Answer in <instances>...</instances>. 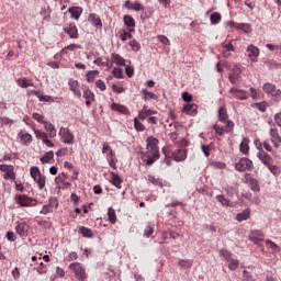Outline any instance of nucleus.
<instances>
[{
    "label": "nucleus",
    "mask_w": 281,
    "mask_h": 281,
    "mask_svg": "<svg viewBox=\"0 0 281 281\" xmlns=\"http://www.w3.org/2000/svg\"><path fill=\"white\" fill-rule=\"evenodd\" d=\"M147 150L143 155V161L147 164V166H153L159 159V139L154 136H149L146 139Z\"/></svg>",
    "instance_id": "f257e3e1"
},
{
    "label": "nucleus",
    "mask_w": 281,
    "mask_h": 281,
    "mask_svg": "<svg viewBox=\"0 0 281 281\" xmlns=\"http://www.w3.org/2000/svg\"><path fill=\"white\" fill-rule=\"evenodd\" d=\"M69 269H71V271H74L76 278L78 280H86L87 278V273L85 268H82V265H80L79 262H75V263H70Z\"/></svg>",
    "instance_id": "f03ea898"
},
{
    "label": "nucleus",
    "mask_w": 281,
    "mask_h": 281,
    "mask_svg": "<svg viewBox=\"0 0 281 281\" xmlns=\"http://www.w3.org/2000/svg\"><path fill=\"white\" fill-rule=\"evenodd\" d=\"M254 162L249 158H241L236 165L235 170L245 172V170H252Z\"/></svg>",
    "instance_id": "7ed1b4c3"
},
{
    "label": "nucleus",
    "mask_w": 281,
    "mask_h": 281,
    "mask_svg": "<svg viewBox=\"0 0 281 281\" xmlns=\"http://www.w3.org/2000/svg\"><path fill=\"white\" fill-rule=\"evenodd\" d=\"M249 240H251L255 245H260V243L265 240V233L259 229H252L249 234Z\"/></svg>",
    "instance_id": "20e7f679"
},
{
    "label": "nucleus",
    "mask_w": 281,
    "mask_h": 281,
    "mask_svg": "<svg viewBox=\"0 0 281 281\" xmlns=\"http://www.w3.org/2000/svg\"><path fill=\"white\" fill-rule=\"evenodd\" d=\"M59 136L64 139V144H74V134L67 127H61L59 131Z\"/></svg>",
    "instance_id": "39448f33"
},
{
    "label": "nucleus",
    "mask_w": 281,
    "mask_h": 281,
    "mask_svg": "<svg viewBox=\"0 0 281 281\" xmlns=\"http://www.w3.org/2000/svg\"><path fill=\"white\" fill-rule=\"evenodd\" d=\"M258 150H260L257 154L258 159H260L263 166H269L271 164V156L267 151L262 150V145L260 143Z\"/></svg>",
    "instance_id": "423d86ee"
},
{
    "label": "nucleus",
    "mask_w": 281,
    "mask_h": 281,
    "mask_svg": "<svg viewBox=\"0 0 281 281\" xmlns=\"http://www.w3.org/2000/svg\"><path fill=\"white\" fill-rule=\"evenodd\" d=\"M269 135L271 137V143L276 148H280L281 146V136L278 133V128H270Z\"/></svg>",
    "instance_id": "0eeeda50"
},
{
    "label": "nucleus",
    "mask_w": 281,
    "mask_h": 281,
    "mask_svg": "<svg viewBox=\"0 0 281 281\" xmlns=\"http://www.w3.org/2000/svg\"><path fill=\"white\" fill-rule=\"evenodd\" d=\"M33 201L34 200H32V198H29L26 195H18V196H15V203L21 205V207H30V205H32Z\"/></svg>",
    "instance_id": "6e6552de"
},
{
    "label": "nucleus",
    "mask_w": 281,
    "mask_h": 281,
    "mask_svg": "<svg viewBox=\"0 0 281 281\" xmlns=\"http://www.w3.org/2000/svg\"><path fill=\"white\" fill-rule=\"evenodd\" d=\"M82 98H85L87 106H90L91 102H95V94L89 90V87L83 88Z\"/></svg>",
    "instance_id": "1a4fd4ad"
},
{
    "label": "nucleus",
    "mask_w": 281,
    "mask_h": 281,
    "mask_svg": "<svg viewBox=\"0 0 281 281\" xmlns=\"http://www.w3.org/2000/svg\"><path fill=\"white\" fill-rule=\"evenodd\" d=\"M70 91L77 95V98H82V93L80 92V86L78 85V80L69 79L68 81Z\"/></svg>",
    "instance_id": "9d476101"
},
{
    "label": "nucleus",
    "mask_w": 281,
    "mask_h": 281,
    "mask_svg": "<svg viewBox=\"0 0 281 281\" xmlns=\"http://www.w3.org/2000/svg\"><path fill=\"white\" fill-rule=\"evenodd\" d=\"M248 56L252 61H256L258 56H260V49L254 44L248 45L247 47Z\"/></svg>",
    "instance_id": "9b49d317"
},
{
    "label": "nucleus",
    "mask_w": 281,
    "mask_h": 281,
    "mask_svg": "<svg viewBox=\"0 0 281 281\" xmlns=\"http://www.w3.org/2000/svg\"><path fill=\"white\" fill-rule=\"evenodd\" d=\"M175 161H184L188 157V151L186 149H176L172 154Z\"/></svg>",
    "instance_id": "f8f14e48"
},
{
    "label": "nucleus",
    "mask_w": 281,
    "mask_h": 281,
    "mask_svg": "<svg viewBox=\"0 0 281 281\" xmlns=\"http://www.w3.org/2000/svg\"><path fill=\"white\" fill-rule=\"evenodd\" d=\"M196 109H199V106L194 103H190L183 106L182 111L183 113H186L187 115H196Z\"/></svg>",
    "instance_id": "ddd939ff"
},
{
    "label": "nucleus",
    "mask_w": 281,
    "mask_h": 281,
    "mask_svg": "<svg viewBox=\"0 0 281 281\" xmlns=\"http://www.w3.org/2000/svg\"><path fill=\"white\" fill-rule=\"evenodd\" d=\"M68 12H69L71 19H75V21H78V19H80V15L82 14V8L71 7L68 9Z\"/></svg>",
    "instance_id": "4468645a"
},
{
    "label": "nucleus",
    "mask_w": 281,
    "mask_h": 281,
    "mask_svg": "<svg viewBox=\"0 0 281 281\" xmlns=\"http://www.w3.org/2000/svg\"><path fill=\"white\" fill-rule=\"evenodd\" d=\"M229 93H233V95L238 100H247L248 98L247 92L245 90H238V89L232 88L229 90Z\"/></svg>",
    "instance_id": "2eb2a0df"
},
{
    "label": "nucleus",
    "mask_w": 281,
    "mask_h": 281,
    "mask_svg": "<svg viewBox=\"0 0 281 281\" xmlns=\"http://www.w3.org/2000/svg\"><path fill=\"white\" fill-rule=\"evenodd\" d=\"M64 31L70 36V38H78V27L75 24H70L65 27Z\"/></svg>",
    "instance_id": "dca6fc26"
},
{
    "label": "nucleus",
    "mask_w": 281,
    "mask_h": 281,
    "mask_svg": "<svg viewBox=\"0 0 281 281\" xmlns=\"http://www.w3.org/2000/svg\"><path fill=\"white\" fill-rule=\"evenodd\" d=\"M112 111H117V113H122L123 115H128L131 112L128 111V108L122 104L113 103L111 105Z\"/></svg>",
    "instance_id": "f3484780"
},
{
    "label": "nucleus",
    "mask_w": 281,
    "mask_h": 281,
    "mask_svg": "<svg viewBox=\"0 0 281 281\" xmlns=\"http://www.w3.org/2000/svg\"><path fill=\"white\" fill-rule=\"evenodd\" d=\"M112 63L119 67H126V59L121 57L120 54H112Z\"/></svg>",
    "instance_id": "a211bd4d"
},
{
    "label": "nucleus",
    "mask_w": 281,
    "mask_h": 281,
    "mask_svg": "<svg viewBox=\"0 0 281 281\" xmlns=\"http://www.w3.org/2000/svg\"><path fill=\"white\" fill-rule=\"evenodd\" d=\"M239 76H240V67L235 66L233 68V72L228 77L232 85H236V81L238 80Z\"/></svg>",
    "instance_id": "6ab92c4d"
},
{
    "label": "nucleus",
    "mask_w": 281,
    "mask_h": 281,
    "mask_svg": "<svg viewBox=\"0 0 281 281\" xmlns=\"http://www.w3.org/2000/svg\"><path fill=\"white\" fill-rule=\"evenodd\" d=\"M249 216H251V210L246 209L241 213H238L236 215V221H238L239 223H243V221H247Z\"/></svg>",
    "instance_id": "aec40b11"
},
{
    "label": "nucleus",
    "mask_w": 281,
    "mask_h": 281,
    "mask_svg": "<svg viewBox=\"0 0 281 281\" xmlns=\"http://www.w3.org/2000/svg\"><path fill=\"white\" fill-rule=\"evenodd\" d=\"M45 131L49 134V137H56V127L49 122H43Z\"/></svg>",
    "instance_id": "412c9836"
},
{
    "label": "nucleus",
    "mask_w": 281,
    "mask_h": 281,
    "mask_svg": "<svg viewBox=\"0 0 281 281\" xmlns=\"http://www.w3.org/2000/svg\"><path fill=\"white\" fill-rule=\"evenodd\" d=\"M239 150L243 153V155H248L249 154V138L245 137L240 145H239Z\"/></svg>",
    "instance_id": "4be33fe9"
},
{
    "label": "nucleus",
    "mask_w": 281,
    "mask_h": 281,
    "mask_svg": "<svg viewBox=\"0 0 281 281\" xmlns=\"http://www.w3.org/2000/svg\"><path fill=\"white\" fill-rule=\"evenodd\" d=\"M89 21L92 23V25H95V27H102V20H100V16L98 14H90Z\"/></svg>",
    "instance_id": "5701e85b"
},
{
    "label": "nucleus",
    "mask_w": 281,
    "mask_h": 281,
    "mask_svg": "<svg viewBox=\"0 0 281 281\" xmlns=\"http://www.w3.org/2000/svg\"><path fill=\"white\" fill-rule=\"evenodd\" d=\"M16 233L20 235V236H26L27 235V229H29V226L27 224L25 223H21L19 224L16 227Z\"/></svg>",
    "instance_id": "b1692460"
},
{
    "label": "nucleus",
    "mask_w": 281,
    "mask_h": 281,
    "mask_svg": "<svg viewBox=\"0 0 281 281\" xmlns=\"http://www.w3.org/2000/svg\"><path fill=\"white\" fill-rule=\"evenodd\" d=\"M79 234H81V236H83L85 238H93V232L85 226H81L79 228Z\"/></svg>",
    "instance_id": "393cba45"
},
{
    "label": "nucleus",
    "mask_w": 281,
    "mask_h": 281,
    "mask_svg": "<svg viewBox=\"0 0 281 281\" xmlns=\"http://www.w3.org/2000/svg\"><path fill=\"white\" fill-rule=\"evenodd\" d=\"M108 218L112 223V225H115V223L117 221V214L115 213V210L113 207H109Z\"/></svg>",
    "instance_id": "a878e982"
},
{
    "label": "nucleus",
    "mask_w": 281,
    "mask_h": 281,
    "mask_svg": "<svg viewBox=\"0 0 281 281\" xmlns=\"http://www.w3.org/2000/svg\"><path fill=\"white\" fill-rule=\"evenodd\" d=\"M218 117L220 122H227L229 116L227 115V110L225 108L222 106L218 109Z\"/></svg>",
    "instance_id": "bb28decb"
},
{
    "label": "nucleus",
    "mask_w": 281,
    "mask_h": 281,
    "mask_svg": "<svg viewBox=\"0 0 281 281\" xmlns=\"http://www.w3.org/2000/svg\"><path fill=\"white\" fill-rule=\"evenodd\" d=\"M221 19H222V16H221V13H218V12L211 14V16H210L211 24L218 25V23H221Z\"/></svg>",
    "instance_id": "cd10ccee"
},
{
    "label": "nucleus",
    "mask_w": 281,
    "mask_h": 281,
    "mask_svg": "<svg viewBox=\"0 0 281 281\" xmlns=\"http://www.w3.org/2000/svg\"><path fill=\"white\" fill-rule=\"evenodd\" d=\"M52 159H54V151H47L40 160L42 161V164H49Z\"/></svg>",
    "instance_id": "c85d7f7f"
},
{
    "label": "nucleus",
    "mask_w": 281,
    "mask_h": 281,
    "mask_svg": "<svg viewBox=\"0 0 281 281\" xmlns=\"http://www.w3.org/2000/svg\"><path fill=\"white\" fill-rule=\"evenodd\" d=\"M179 267H181V269H190L192 268V260L190 259H181L178 262Z\"/></svg>",
    "instance_id": "c756f323"
},
{
    "label": "nucleus",
    "mask_w": 281,
    "mask_h": 281,
    "mask_svg": "<svg viewBox=\"0 0 281 281\" xmlns=\"http://www.w3.org/2000/svg\"><path fill=\"white\" fill-rule=\"evenodd\" d=\"M234 27H236V30H243V32L249 33L251 32V29L249 27V24L247 23H235Z\"/></svg>",
    "instance_id": "7c9ffc66"
},
{
    "label": "nucleus",
    "mask_w": 281,
    "mask_h": 281,
    "mask_svg": "<svg viewBox=\"0 0 281 281\" xmlns=\"http://www.w3.org/2000/svg\"><path fill=\"white\" fill-rule=\"evenodd\" d=\"M265 93L272 94L276 91V85L273 83H265L262 87Z\"/></svg>",
    "instance_id": "2f4dec72"
},
{
    "label": "nucleus",
    "mask_w": 281,
    "mask_h": 281,
    "mask_svg": "<svg viewBox=\"0 0 281 281\" xmlns=\"http://www.w3.org/2000/svg\"><path fill=\"white\" fill-rule=\"evenodd\" d=\"M124 23L127 27H134L135 26V20L131 15H124L123 18Z\"/></svg>",
    "instance_id": "473e14b6"
},
{
    "label": "nucleus",
    "mask_w": 281,
    "mask_h": 281,
    "mask_svg": "<svg viewBox=\"0 0 281 281\" xmlns=\"http://www.w3.org/2000/svg\"><path fill=\"white\" fill-rule=\"evenodd\" d=\"M142 93L144 94V100H157V94H155L154 92L142 90Z\"/></svg>",
    "instance_id": "72a5a7b5"
},
{
    "label": "nucleus",
    "mask_w": 281,
    "mask_h": 281,
    "mask_svg": "<svg viewBox=\"0 0 281 281\" xmlns=\"http://www.w3.org/2000/svg\"><path fill=\"white\" fill-rule=\"evenodd\" d=\"M228 269L231 271H236V269H238V266H239V261L237 259H233L231 258L229 261H228Z\"/></svg>",
    "instance_id": "f704fd0d"
},
{
    "label": "nucleus",
    "mask_w": 281,
    "mask_h": 281,
    "mask_svg": "<svg viewBox=\"0 0 281 281\" xmlns=\"http://www.w3.org/2000/svg\"><path fill=\"white\" fill-rule=\"evenodd\" d=\"M127 10H134L135 12H142V11H144V5H142V3H139V2H135V3L131 4V7H127Z\"/></svg>",
    "instance_id": "c9c22d12"
},
{
    "label": "nucleus",
    "mask_w": 281,
    "mask_h": 281,
    "mask_svg": "<svg viewBox=\"0 0 281 281\" xmlns=\"http://www.w3.org/2000/svg\"><path fill=\"white\" fill-rule=\"evenodd\" d=\"M98 74H100V71H98V70L88 71V74L86 75L88 82H93V80H95V76H98Z\"/></svg>",
    "instance_id": "e433bc0d"
},
{
    "label": "nucleus",
    "mask_w": 281,
    "mask_h": 281,
    "mask_svg": "<svg viewBox=\"0 0 281 281\" xmlns=\"http://www.w3.org/2000/svg\"><path fill=\"white\" fill-rule=\"evenodd\" d=\"M33 180L35 181V183H37L40 190H43V188H45V176H40Z\"/></svg>",
    "instance_id": "4c0bfd02"
},
{
    "label": "nucleus",
    "mask_w": 281,
    "mask_h": 281,
    "mask_svg": "<svg viewBox=\"0 0 281 281\" xmlns=\"http://www.w3.org/2000/svg\"><path fill=\"white\" fill-rule=\"evenodd\" d=\"M19 137L22 139V142H24V144H30V142H32V135L25 133H19Z\"/></svg>",
    "instance_id": "58836bf2"
},
{
    "label": "nucleus",
    "mask_w": 281,
    "mask_h": 281,
    "mask_svg": "<svg viewBox=\"0 0 281 281\" xmlns=\"http://www.w3.org/2000/svg\"><path fill=\"white\" fill-rule=\"evenodd\" d=\"M153 232H155V227L148 224L144 231V236H146V238H150V236H153Z\"/></svg>",
    "instance_id": "ea45409f"
},
{
    "label": "nucleus",
    "mask_w": 281,
    "mask_h": 281,
    "mask_svg": "<svg viewBox=\"0 0 281 281\" xmlns=\"http://www.w3.org/2000/svg\"><path fill=\"white\" fill-rule=\"evenodd\" d=\"M8 124H14V121L7 116L0 117V128H3V126H8Z\"/></svg>",
    "instance_id": "a19ab883"
},
{
    "label": "nucleus",
    "mask_w": 281,
    "mask_h": 281,
    "mask_svg": "<svg viewBox=\"0 0 281 281\" xmlns=\"http://www.w3.org/2000/svg\"><path fill=\"white\" fill-rule=\"evenodd\" d=\"M41 169L38 167H32L31 168V177L32 179H36L37 177H42Z\"/></svg>",
    "instance_id": "79ce46f5"
},
{
    "label": "nucleus",
    "mask_w": 281,
    "mask_h": 281,
    "mask_svg": "<svg viewBox=\"0 0 281 281\" xmlns=\"http://www.w3.org/2000/svg\"><path fill=\"white\" fill-rule=\"evenodd\" d=\"M112 183L115 186V188H120L122 183V179H120V176L112 173Z\"/></svg>",
    "instance_id": "37998d69"
},
{
    "label": "nucleus",
    "mask_w": 281,
    "mask_h": 281,
    "mask_svg": "<svg viewBox=\"0 0 281 281\" xmlns=\"http://www.w3.org/2000/svg\"><path fill=\"white\" fill-rule=\"evenodd\" d=\"M250 189L252 192H260V186H258V181L256 179L250 180Z\"/></svg>",
    "instance_id": "c03bdc74"
},
{
    "label": "nucleus",
    "mask_w": 281,
    "mask_h": 281,
    "mask_svg": "<svg viewBox=\"0 0 281 281\" xmlns=\"http://www.w3.org/2000/svg\"><path fill=\"white\" fill-rule=\"evenodd\" d=\"M220 255L222 256V258H224L225 260H227V262H228L229 259L232 258V254H231L229 250H227V249H222V250H220Z\"/></svg>",
    "instance_id": "a18cd8bd"
},
{
    "label": "nucleus",
    "mask_w": 281,
    "mask_h": 281,
    "mask_svg": "<svg viewBox=\"0 0 281 281\" xmlns=\"http://www.w3.org/2000/svg\"><path fill=\"white\" fill-rule=\"evenodd\" d=\"M216 200L222 205H226L227 207H229V200L225 199V195H216Z\"/></svg>",
    "instance_id": "49530a36"
},
{
    "label": "nucleus",
    "mask_w": 281,
    "mask_h": 281,
    "mask_svg": "<svg viewBox=\"0 0 281 281\" xmlns=\"http://www.w3.org/2000/svg\"><path fill=\"white\" fill-rule=\"evenodd\" d=\"M65 181H67L65 172L59 173L58 177L55 178V183H65Z\"/></svg>",
    "instance_id": "de8ad7c7"
},
{
    "label": "nucleus",
    "mask_w": 281,
    "mask_h": 281,
    "mask_svg": "<svg viewBox=\"0 0 281 281\" xmlns=\"http://www.w3.org/2000/svg\"><path fill=\"white\" fill-rule=\"evenodd\" d=\"M213 128H214L215 133H217V135H220V136L225 135V127H224V126H221V125H218V124H215V125L213 126Z\"/></svg>",
    "instance_id": "09e8293b"
},
{
    "label": "nucleus",
    "mask_w": 281,
    "mask_h": 281,
    "mask_svg": "<svg viewBox=\"0 0 281 281\" xmlns=\"http://www.w3.org/2000/svg\"><path fill=\"white\" fill-rule=\"evenodd\" d=\"M267 168H268V170H270V172L272 173V175H280V167H278V166H273V165H268L267 166Z\"/></svg>",
    "instance_id": "8fccbe9b"
},
{
    "label": "nucleus",
    "mask_w": 281,
    "mask_h": 281,
    "mask_svg": "<svg viewBox=\"0 0 281 281\" xmlns=\"http://www.w3.org/2000/svg\"><path fill=\"white\" fill-rule=\"evenodd\" d=\"M52 212H54V209L52 207V205L46 204V205H44V206L42 207L40 214L46 215V214H49V213H52Z\"/></svg>",
    "instance_id": "3c124183"
},
{
    "label": "nucleus",
    "mask_w": 281,
    "mask_h": 281,
    "mask_svg": "<svg viewBox=\"0 0 281 281\" xmlns=\"http://www.w3.org/2000/svg\"><path fill=\"white\" fill-rule=\"evenodd\" d=\"M134 127L137 130V131H145L146 126H144V124H142L139 122V120L137 119H134Z\"/></svg>",
    "instance_id": "603ef678"
},
{
    "label": "nucleus",
    "mask_w": 281,
    "mask_h": 281,
    "mask_svg": "<svg viewBox=\"0 0 281 281\" xmlns=\"http://www.w3.org/2000/svg\"><path fill=\"white\" fill-rule=\"evenodd\" d=\"M16 175L14 173V169H10L3 175V179H15Z\"/></svg>",
    "instance_id": "864d4df0"
},
{
    "label": "nucleus",
    "mask_w": 281,
    "mask_h": 281,
    "mask_svg": "<svg viewBox=\"0 0 281 281\" xmlns=\"http://www.w3.org/2000/svg\"><path fill=\"white\" fill-rule=\"evenodd\" d=\"M16 83L19 85V87H21L22 89H27V87H30V85L27 83V80L20 78L16 80Z\"/></svg>",
    "instance_id": "5fc2aeb1"
},
{
    "label": "nucleus",
    "mask_w": 281,
    "mask_h": 281,
    "mask_svg": "<svg viewBox=\"0 0 281 281\" xmlns=\"http://www.w3.org/2000/svg\"><path fill=\"white\" fill-rule=\"evenodd\" d=\"M130 47H132L133 52H139L142 46L139 45V43H137V41L133 40L132 42H130Z\"/></svg>",
    "instance_id": "6e6d98bb"
},
{
    "label": "nucleus",
    "mask_w": 281,
    "mask_h": 281,
    "mask_svg": "<svg viewBox=\"0 0 281 281\" xmlns=\"http://www.w3.org/2000/svg\"><path fill=\"white\" fill-rule=\"evenodd\" d=\"M131 32H133V29H130L128 32H124L123 34H121V41H126L127 38H133V34H131Z\"/></svg>",
    "instance_id": "4d7b16f0"
},
{
    "label": "nucleus",
    "mask_w": 281,
    "mask_h": 281,
    "mask_svg": "<svg viewBox=\"0 0 281 281\" xmlns=\"http://www.w3.org/2000/svg\"><path fill=\"white\" fill-rule=\"evenodd\" d=\"M266 245L269 249H273V251H278V249H280V247L271 240H266Z\"/></svg>",
    "instance_id": "13d9d810"
},
{
    "label": "nucleus",
    "mask_w": 281,
    "mask_h": 281,
    "mask_svg": "<svg viewBox=\"0 0 281 281\" xmlns=\"http://www.w3.org/2000/svg\"><path fill=\"white\" fill-rule=\"evenodd\" d=\"M95 87H98L100 91H106V85L101 79L95 81Z\"/></svg>",
    "instance_id": "bf43d9fd"
},
{
    "label": "nucleus",
    "mask_w": 281,
    "mask_h": 281,
    "mask_svg": "<svg viewBox=\"0 0 281 281\" xmlns=\"http://www.w3.org/2000/svg\"><path fill=\"white\" fill-rule=\"evenodd\" d=\"M40 102H56V99L50 95H43L40 98Z\"/></svg>",
    "instance_id": "052dcab7"
},
{
    "label": "nucleus",
    "mask_w": 281,
    "mask_h": 281,
    "mask_svg": "<svg viewBox=\"0 0 281 281\" xmlns=\"http://www.w3.org/2000/svg\"><path fill=\"white\" fill-rule=\"evenodd\" d=\"M112 74L114 78H123L122 68H113Z\"/></svg>",
    "instance_id": "680f3d73"
},
{
    "label": "nucleus",
    "mask_w": 281,
    "mask_h": 281,
    "mask_svg": "<svg viewBox=\"0 0 281 281\" xmlns=\"http://www.w3.org/2000/svg\"><path fill=\"white\" fill-rule=\"evenodd\" d=\"M224 130L225 133H232V131L234 130V123L232 121H226Z\"/></svg>",
    "instance_id": "e2e57ef3"
},
{
    "label": "nucleus",
    "mask_w": 281,
    "mask_h": 281,
    "mask_svg": "<svg viewBox=\"0 0 281 281\" xmlns=\"http://www.w3.org/2000/svg\"><path fill=\"white\" fill-rule=\"evenodd\" d=\"M157 38L162 45H170V40L166 35H158Z\"/></svg>",
    "instance_id": "0e129e2a"
},
{
    "label": "nucleus",
    "mask_w": 281,
    "mask_h": 281,
    "mask_svg": "<svg viewBox=\"0 0 281 281\" xmlns=\"http://www.w3.org/2000/svg\"><path fill=\"white\" fill-rule=\"evenodd\" d=\"M35 136L37 137V139H42V142H44L47 137V134L41 132L40 130H35Z\"/></svg>",
    "instance_id": "69168bd1"
},
{
    "label": "nucleus",
    "mask_w": 281,
    "mask_h": 281,
    "mask_svg": "<svg viewBox=\"0 0 281 281\" xmlns=\"http://www.w3.org/2000/svg\"><path fill=\"white\" fill-rule=\"evenodd\" d=\"M48 205H50V207H58V200L56 198H49L48 200Z\"/></svg>",
    "instance_id": "338daca9"
},
{
    "label": "nucleus",
    "mask_w": 281,
    "mask_h": 281,
    "mask_svg": "<svg viewBox=\"0 0 281 281\" xmlns=\"http://www.w3.org/2000/svg\"><path fill=\"white\" fill-rule=\"evenodd\" d=\"M272 98H276L277 100H281V90L280 89H274L272 92Z\"/></svg>",
    "instance_id": "774afa93"
}]
</instances>
